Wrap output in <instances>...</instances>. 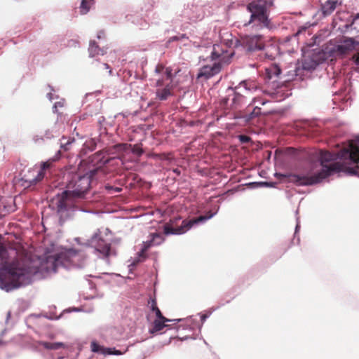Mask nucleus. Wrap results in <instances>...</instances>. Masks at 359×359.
Segmentation results:
<instances>
[{
  "instance_id": "6",
  "label": "nucleus",
  "mask_w": 359,
  "mask_h": 359,
  "mask_svg": "<svg viewBox=\"0 0 359 359\" xmlns=\"http://www.w3.org/2000/svg\"><path fill=\"white\" fill-rule=\"evenodd\" d=\"M154 79L158 87L157 97L161 100H166L172 94V69L165 68L162 65H158L155 69Z\"/></svg>"
},
{
  "instance_id": "24",
  "label": "nucleus",
  "mask_w": 359,
  "mask_h": 359,
  "mask_svg": "<svg viewBox=\"0 0 359 359\" xmlns=\"http://www.w3.org/2000/svg\"><path fill=\"white\" fill-rule=\"evenodd\" d=\"M148 304L149 305L151 310L155 313L156 318H163V316L161 311L157 306V302H156V300L155 298L150 299L148 302Z\"/></svg>"
},
{
  "instance_id": "16",
  "label": "nucleus",
  "mask_w": 359,
  "mask_h": 359,
  "mask_svg": "<svg viewBox=\"0 0 359 359\" xmlns=\"http://www.w3.org/2000/svg\"><path fill=\"white\" fill-rule=\"evenodd\" d=\"M86 161H82L79 166V171L81 174L82 172H85L83 175H80L79 177V180H92L95 176L97 172L98 171L100 165H97L96 168L94 166L91 168L89 166L88 168H86Z\"/></svg>"
},
{
  "instance_id": "9",
  "label": "nucleus",
  "mask_w": 359,
  "mask_h": 359,
  "mask_svg": "<svg viewBox=\"0 0 359 359\" xmlns=\"http://www.w3.org/2000/svg\"><path fill=\"white\" fill-rule=\"evenodd\" d=\"M329 60L324 50H312L304 53L302 64V68L306 70H313L324 61Z\"/></svg>"
},
{
  "instance_id": "20",
  "label": "nucleus",
  "mask_w": 359,
  "mask_h": 359,
  "mask_svg": "<svg viewBox=\"0 0 359 359\" xmlns=\"http://www.w3.org/2000/svg\"><path fill=\"white\" fill-rule=\"evenodd\" d=\"M88 51L90 57H95L100 55H103L106 53L104 49L100 48L94 41L90 42Z\"/></svg>"
},
{
  "instance_id": "22",
  "label": "nucleus",
  "mask_w": 359,
  "mask_h": 359,
  "mask_svg": "<svg viewBox=\"0 0 359 359\" xmlns=\"http://www.w3.org/2000/svg\"><path fill=\"white\" fill-rule=\"evenodd\" d=\"M72 198L69 195L64 196V191L62 193L60 198H59L57 207L59 211H64L67 209V200Z\"/></svg>"
},
{
  "instance_id": "5",
  "label": "nucleus",
  "mask_w": 359,
  "mask_h": 359,
  "mask_svg": "<svg viewBox=\"0 0 359 359\" xmlns=\"http://www.w3.org/2000/svg\"><path fill=\"white\" fill-rule=\"evenodd\" d=\"M271 3L266 0H254L247 6V10L250 13V18L245 25L252 24L257 29L269 26L268 9Z\"/></svg>"
},
{
  "instance_id": "27",
  "label": "nucleus",
  "mask_w": 359,
  "mask_h": 359,
  "mask_svg": "<svg viewBox=\"0 0 359 359\" xmlns=\"http://www.w3.org/2000/svg\"><path fill=\"white\" fill-rule=\"evenodd\" d=\"M350 27H353L354 29L359 32V13L353 18L351 25H346V29H349Z\"/></svg>"
},
{
  "instance_id": "34",
  "label": "nucleus",
  "mask_w": 359,
  "mask_h": 359,
  "mask_svg": "<svg viewBox=\"0 0 359 359\" xmlns=\"http://www.w3.org/2000/svg\"><path fill=\"white\" fill-rule=\"evenodd\" d=\"M106 189L109 191H114L115 192H120L122 190V188L121 187H113L110 186H106Z\"/></svg>"
},
{
  "instance_id": "38",
  "label": "nucleus",
  "mask_w": 359,
  "mask_h": 359,
  "mask_svg": "<svg viewBox=\"0 0 359 359\" xmlns=\"http://www.w3.org/2000/svg\"><path fill=\"white\" fill-rule=\"evenodd\" d=\"M104 34L103 32H100L98 34H97V37L98 39H101L102 37V35Z\"/></svg>"
},
{
  "instance_id": "19",
  "label": "nucleus",
  "mask_w": 359,
  "mask_h": 359,
  "mask_svg": "<svg viewBox=\"0 0 359 359\" xmlns=\"http://www.w3.org/2000/svg\"><path fill=\"white\" fill-rule=\"evenodd\" d=\"M278 181H260V182H252L245 185L249 188H259V187H275L278 184Z\"/></svg>"
},
{
  "instance_id": "8",
  "label": "nucleus",
  "mask_w": 359,
  "mask_h": 359,
  "mask_svg": "<svg viewBox=\"0 0 359 359\" xmlns=\"http://www.w3.org/2000/svg\"><path fill=\"white\" fill-rule=\"evenodd\" d=\"M356 42L352 38H344L336 41H330L323 48L325 55L329 60L332 61L334 59L341 57L353 50Z\"/></svg>"
},
{
  "instance_id": "15",
  "label": "nucleus",
  "mask_w": 359,
  "mask_h": 359,
  "mask_svg": "<svg viewBox=\"0 0 359 359\" xmlns=\"http://www.w3.org/2000/svg\"><path fill=\"white\" fill-rule=\"evenodd\" d=\"M242 46L248 51L264 48V41L260 35L246 36L242 39Z\"/></svg>"
},
{
  "instance_id": "30",
  "label": "nucleus",
  "mask_w": 359,
  "mask_h": 359,
  "mask_svg": "<svg viewBox=\"0 0 359 359\" xmlns=\"http://www.w3.org/2000/svg\"><path fill=\"white\" fill-rule=\"evenodd\" d=\"M238 138H239V140L241 141V142H242V143H247L250 140V138L248 136L243 135H239Z\"/></svg>"
},
{
  "instance_id": "25",
  "label": "nucleus",
  "mask_w": 359,
  "mask_h": 359,
  "mask_svg": "<svg viewBox=\"0 0 359 359\" xmlns=\"http://www.w3.org/2000/svg\"><path fill=\"white\" fill-rule=\"evenodd\" d=\"M152 236H153V238L150 241V243L148 245H145L144 248L142 249V254L144 253V252L147 250L148 248H149L151 245H152L153 243L158 245L163 241V238H162L161 236L158 233H154L152 235Z\"/></svg>"
},
{
  "instance_id": "42",
  "label": "nucleus",
  "mask_w": 359,
  "mask_h": 359,
  "mask_svg": "<svg viewBox=\"0 0 359 359\" xmlns=\"http://www.w3.org/2000/svg\"><path fill=\"white\" fill-rule=\"evenodd\" d=\"M265 103H266V102H265V101L262 102V105H263V104H264Z\"/></svg>"
},
{
  "instance_id": "36",
  "label": "nucleus",
  "mask_w": 359,
  "mask_h": 359,
  "mask_svg": "<svg viewBox=\"0 0 359 359\" xmlns=\"http://www.w3.org/2000/svg\"><path fill=\"white\" fill-rule=\"evenodd\" d=\"M260 112V109L258 108L257 107H255V109H254V111L252 112V114H255V116H257Z\"/></svg>"
},
{
  "instance_id": "18",
  "label": "nucleus",
  "mask_w": 359,
  "mask_h": 359,
  "mask_svg": "<svg viewBox=\"0 0 359 359\" xmlns=\"http://www.w3.org/2000/svg\"><path fill=\"white\" fill-rule=\"evenodd\" d=\"M337 4V1L327 0L322 6V12L323 15H330L335 10Z\"/></svg>"
},
{
  "instance_id": "37",
  "label": "nucleus",
  "mask_w": 359,
  "mask_h": 359,
  "mask_svg": "<svg viewBox=\"0 0 359 359\" xmlns=\"http://www.w3.org/2000/svg\"><path fill=\"white\" fill-rule=\"evenodd\" d=\"M33 140L35 142H38L39 140H43V137H39L38 136H34Z\"/></svg>"
},
{
  "instance_id": "35",
  "label": "nucleus",
  "mask_w": 359,
  "mask_h": 359,
  "mask_svg": "<svg viewBox=\"0 0 359 359\" xmlns=\"http://www.w3.org/2000/svg\"><path fill=\"white\" fill-rule=\"evenodd\" d=\"M73 141H74V140H68L67 142H62L61 143V147H63L65 150H67V149H69L68 146L69 144H71Z\"/></svg>"
},
{
  "instance_id": "29",
  "label": "nucleus",
  "mask_w": 359,
  "mask_h": 359,
  "mask_svg": "<svg viewBox=\"0 0 359 359\" xmlns=\"http://www.w3.org/2000/svg\"><path fill=\"white\" fill-rule=\"evenodd\" d=\"M65 104V100L63 99H61L59 102H57L54 104L53 106V111L57 112L58 107H62Z\"/></svg>"
},
{
  "instance_id": "26",
  "label": "nucleus",
  "mask_w": 359,
  "mask_h": 359,
  "mask_svg": "<svg viewBox=\"0 0 359 359\" xmlns=\"http://www.w3.org/2000/svg\"><path fill=\"white\" fill-rule=\"evenodd\" d=\"M93 0H83L81 3V6H80L81 13H82V14L87 13L89 11L91 5H93Z\"/></svg>"
},
{
  "instance_id": "32",
  "label": "nucleus",
  "mask_w": 359,
  "mask_h": 359,
  "mask_svg": "<svg viewBox=\"0 0 359 359\" xmlns=\"http://www.w3.org/2000/svg\"><path fill=\"white\" fill-rule=\"evenodd\" d=\"M355 64V69L358 72H359V54L355 55L353 57Z\"/></svg>"
},
{
  "instance_id": "1",
  "label": "nucleus",
  "mask_w": 359,
  "mask_h": 359,
  "mask_svg": "<svg viewBox=\"0 0 359 359\" xmlns=\"http://www.w3.org/2000/svg\"><path fill=\"white\" fill-rule=\"evenodd\" d=\"M81 255L68 249L41 258L23 248L9 252L0 244V285L6 291L29 284L31 276L37 273L56 272L60 266H79Z\"/></svg>"
},
{
  "instance_id": "3",
  "label": "nucleus",
  "mask_w": 359,
  "mask_h": 359,
  "mask_svg": "<svg viewBox=\"0 0 359 359\" xmlns=\"http://www.w3.org/2000/svg\"><path fill=\"white\" fill-rule=\"evenodd\" d=\"M233 55V51L228 49L225 45L215 44L210 55L211 64L201 67L197 77L209 79L217 74L224 66L230 63Z\"/></svg>"
},
{
  "instance_id": "23",
  "label": "nucleus",
  "mask_w": 359,
  "mask_h": 359,
  "mask_svg": "<svg viewBox=\"0 0 359 359\" xmlns=\"http://www.w3.org/2000/svg\"><path fill=\"white\" fill-rule=\"evenodd\" d=\"M280 72V69L277 65H271L266 69V74L269 79H272L273 76H278Z\"/></svg>"
},
{
  "instance_id": "17",
  "label": "nucleus",
  "mask_w": 359,
  "mask_h": 359,
  "mask_svg": "<svg viewBox=\"0 0 359 359\" xmlns=\"http://www.w3.org/2000/svg\"><path fill=\"white\" fill-rule=\"evenodd\" d=\"M180 320H171L166 318L163 316V318H156L152 323V327L150 329V332L154 334L161 331L164 327H168L166 324L168 322L179 321Z\"/></svg>"
},
{
  "instance_id": "21",
  "label": "nucleus",
  "mask_w": 359,
  "mask_h": 359,
  "mask_svg": "<svg viewBox=\"0 0 359 359\" xmlns=\"http://www.w3.org/2000/svg\"><path fill=\"white\" fill-rule=\"evenodd\" d=\"M39 344L42 346L46 349L49 350H57L61 348H65V344L62 342H47V341H40Z\"/></svg>"
},
{
  "instance_id": "7",
  "label": "nucleus",
  "mask_w": 359,
  "mask_h": 359,
  "mask_svg": "<svg viewBox=\"0 0 359 359\" xmlns=\"http://www.w3.org/2000/svg\"><path fill=\"white\" fill-rule=\"evenodd\" d=\"M214 215L213 213L209 212L206 215H201L198 217L193 218L190 220L184 219L182 221L181 224L179 222L181 220L180 217H175L167 222L163 226V232L165 235L175 234L180 235L184 233L190 229L194 224L200 222H205L210 219Z\"/></svg>"
},
{
  "instance_id": "14",
  "label": "nucleus",
  "mask_w": 359,
  "mask_h": 359,
  "mask_svg": "<svg viewBox=\"0 0 359 359\" xmlns=\"http://www.w3.org/2000/svg\"><path fill=\"white\" fill-rule=\"evenodd\" d=\"M91 244L95 249L103 255L104 257H108L111 254V246L107 243L100 236V232L95 233L91 238Z\"/></svg>"
},
{
  "instance_id": "4",
  "label": "nucleus",
  "mask_w": 359,
  "mask_h": 359,
  "mask_svg": "<svg viewBox=\"0 0 359 359\" xmlns=\"http://www.w3.org/2000/svg\"><path fill=\"white\" fill-rule=\"evenodd\" d=\"M111 154H116V156L109 158H105L104 156L100 158L102 154H96L92 161H96L97 163H100L101 165H124L128 161H135L136 158L142 154V151L139 149L132 148L130 144H121L114 146Z\"/></svg>"
},
{
  "instance_id": "10",
  "label": "nucleus",
  "mask_w": 359,
  "mask_h": 359,
  "mask_svg": "<svg viewBox=\"0 0 359 359\" xmlns=\"http://www.w3.org/2000/svg\"><path fill=\"white\" fill-rule=\"evenodd\" d=\"M57 159L58 157L55 156L49 158L45 162L41 163L39 165H35L30 170L34 177L33 180H43L51 177L53 170V163Z\"/></svg>"
},
{
  "instance_id": "41",
  "label": "nucleus",
  "mask_w": 359,
  "mask_h": 359,
  "mask_svg": "<svg viewBox=\"0 0 359 359\" xmlns=\"http://www.w3.org/2000/svg\"><path fill=\"white\" fill-rule=\"evenodd\" d=\"M205 318H206V316H203V317H202V320H204Z\"/></svg>"
},
{
  "instance_id": "39",
  "label": "nucleus",
  "mask_w": 359,
  "mask_h": 359,
  "mask_svg": "<svg viewBox=\"0 0 359 359\" xmlns=\"http://www.w3.org/2000/svg\"><path fill=\"white\" fill-rule=\"evenodd\" d=\"M47 96H48V99H49L50 100H52L53 99V95H52V93H48Z\"/></svg>"
},
{
  "instance_id": "40",
  "label": "nucleus",
  "mask_w": 359,
  "mask_h": 359,
  "mask_svg": "<svg viewBox=\"0 0 359 359\" xmlns=\"http://www.w3.org/2000/svg\"><path fill=\"white\" fill-rule=\"evenodd\" d=\"M104 68L109 69V66L107 63H104Z\"/></svg>"
},
{
  "instance_id": "43",
  "label": "nucleus",
  "mask_w": 359,
  "mask_h": 359,
  "mask_svg": "<svg viewBox=\"0 0 359 359\" xmlns=\"http://www.w3.org/2000/svg\"><path fill=\"white\" fill-rule=\"evenodd\" d=\"M253 102L255 103L256 102V99H254L253 100Z\"/></svg>"
},
{
  "instance_id": "12",
  "label": "nucleus",
  "mask_w": 359,
  "mask_h": 359,
  "mask_svg": "<svg viewBox=\"0 0 359 359\" xmlns=\"http://www.w3.org/2000/svg\"><path fill=\"white\" fill-rule=\"evenodd\" d=\"M82 181H69L67 185L68 189L64 191V196L69 195L72 198H83L90 186L88 181H86V185L81 186L79 182Z\"/></svg>"
},
{
  "instance_id": "31",
  "label": "nucleus",
  "mask_w": 359,
  "mask_h": 359,
  "mask_svg": "<svg viewBox=\"0 0 359 359\" xmlns=\"http://www.w3.org/2000/svg\"><path fill=\"white\" fill-rule=\"evenodd\" d=\"M54 137V135H53V133L52 130H47L46 132H45V134H44V137L46 138V139H51Z\"/></svg>"
},
{
  "instance_id": "2",
  "label": "nucleus",
  "mask_w": 359,
  "mask_h": 359,
  "mask_svg": "<svg viewBox=\"0 0 359 359\" xmlns=\"http://www.w3.org/2000/svg\"><path fill=\"white\" fill-rule=\"evenodd\" d=\"M338 161H332L333 155L330 152H321L320 169L315 170L313 175L297 180H323L328 177H358L359 166L350 167L346 163H359V136L350 142L337 154Z\"/></svg>"
},
{
  "instance_id": "11",
  "label": "nucleus",
  "mask_w": 359,
  "mask_h": 359,
  "mask_svg": "<svg viewBox=\"0 0 359 359\" xmlns=\"http://www.w3.org/2000/svg\"><path fill=\"white\" fill-rule=\"evenodd\" d=\"M257 90L256 83L252 81H241L236 88L235 91L233 92V97L232 99V104L234 105L238 104L243 95H241L242 93H245L246 94L255 91Z\"/></svg>"
},
{
  "instance_id": "28",
  "label": "nucleus",
  "mask_w": 359,
  "mask_h": 359,
  "mask_svg": "<svg viewBox=\"0 0 359 359\" xmlns=\"http://www.w3.org/2000/svg\"><path fill=\"white\" fill-rule=\"evenodd\" d=\"M294 182H296L297 185H299V186H310V185L314 184L315 183L318 182L319 181L310 180V181H294Z\"/></svg>"
},
{
  "instance_id": "33",
  "label": "nucleus",
  "mask_w": 359,
  "mask_h": 359,
  "mask_svg": "<svg viewBox=\"0 0 359 359\" xmlns=\"http://www.w3.org/2000/svg\"><path fill=\"white\" fill-rule=\"evenodd\" d=\"M91 349L93 352H98L100 350V346L95 342H92Z\"/></svg>"
},
{
  "instance_id": "13",
  "label": "nucleus",
  "mask_w": 359,
  "mask_h": 359,
  "mask_svg": "<svg viewBox=\"0 0 359 359\" xmlns=\"http://www.w3.org/2000/svg\"><path fill=\"white\" fill-rule=\"evenodd\" d=\"M91 244L95 249L103 255L104 257H108L111 254V246L107 243L100 236V232L95 233L91 238Z\"/></svg>"
}]
</instances>
